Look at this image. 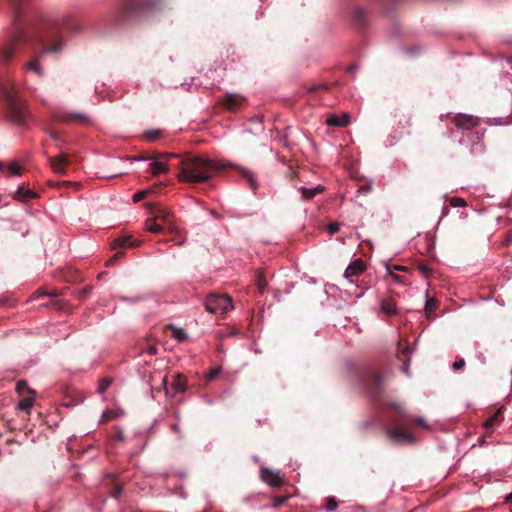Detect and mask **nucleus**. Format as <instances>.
I'll use <instances>...</instances> for the list:
<instances>
[{
	"instance_id": "f257e3e1",
	"label": "nucleus",
	"mask_w": 512,
	"mask_h": 512,
	"mask_svg": "<svg viewBox=\"0 0 512 512\" xmlns=\"http://www.w3.org/2000/svg\"><path fill=\"white\" fill-rule=\"evenodd\" d=\"M7 1L12 13L13 31L10 44L1 51V61L8 64L14 57L17 46L28 44L33 49L39 47L38 54L23 65V70L42 77L44 70L40 64L41 59L50 53L59 54L64 47L60 23L43 14H34L27 23H24L23 14L30 0Z\"/></svg>"
},
{
	"instance_id": "f03ea898",
	"label": "nucleus",
	"mask_w": 512,
	"mask_h": 512,
	"mask_svg": "<svg viewBox=\"0 0 512 512\" xmlns=\"http://www.w3.org/2000/svg\"><path fill=\"white\" fill-rule=\"evenodd\" d=\"M175 166L179 169V181L196 184L209 181L216 172L229 167L230 164L190 154H178V163Z\"/></svg>"
},
{
	"instance_id": "7ed1b4c3",
	"label": "nucleus",
	"mask_w": 512,
	"mask_h": 512,
	"mask_svg": "<svg viewBox=\"0 0 512 512\" xmlns=\"http://www.w3.org/2000/svg\"><path fill=\"white\" fill-rule=\"evenodd\" d=\"M395 415L390 418L392 426L387 429L388 437L395 443H414V436L408 431L412 416L408 415L398 404H392Z\"/></svg>"
},
{
	"instance_id": "20e7f679",
	"label": "nucleus",
	"mask_w": 512,
	"mask_h": 512,
	"mask_svg": "<svg viewBox=\"0 0 512 512\" xmlns=\"http://www.w3.org/2000/svg\"><path fill=\"white\" fill-rule=\"evenodd\" d=\"M1 91L5 101L7 117L18 125H24L28 117V110L14 85L3 84Z\"/></svg>"
},
{
	"instance_id": "39448f33",
	"label": "nucleus",
	"mask_w": 512,
	"mask_h": 512,
	"mask_svg": "<svg viewBox=\"0 0 512 512\" xmlns=\"http://www.w3.org/2000/svg\"><path fill=\"white\" fill-rule=\"evenodd\" d=\"M158 2L159 0H123L114 16V21L119 24L130 21L154 8Z\"/></svg>"
},
{
	"instance_id": "423d86ee",
	"label": "nucleus",
	"mask_w": 512,
	"mask_h": 512,
	"mask_svg": "<svg viewBox=\"0 0 512 512\" xmlns=\"http://www.w3.org/2000/svg\"><path fill=\"white\" fill-rule=\"evenodd\" d=\"M204 305L210 313H226L233 308L232 299L229 296L216 293L209 294Z\"/></svg>"
},
{
	"instance_id": "0eeeda50",
	"label": "nucleus",
	"mask_w": 512,
	"mask_h": 512,
	"mask_svg": "<svg viewBox=\"0 0 512 512\" xmlns=\"http://www.w3.org/2000/svg\"><path fill=\"white\" fill-rule=\"evenodd\" d=\"M178 163V154L176 153H163L156 156L155 160L150 164L151 173L156 176L160 173H167L170 166H174L172 161Z\"/></svg>"
},
{
	"instance_id": "6e6552de",
	"label": "nucleus",
	"mask_w": 512,
	"mask_h": 512,
	"mask_svg": "<svg viewBox=\"0 0 512 512\" xmlns=\"http://www.w3.org/2000/svg\"><path fill=\"white\" fill-rule=\"evenodd\" d=\"M383 375L375 370H370L365 377V385L370 390L372 397H378L383 391Z\"/></svg>"
},
{
	"instance_id": "1a4fd4ad",
	"label": "nucleus",
	"mask_w": 512,
	"mask_h": 512,
	"mask_svg": "<svg viewBox=\"0 0 512 512\" xmlns=\"http://www.w3.org/2000/svg\"><path fill=\"white\" fill-rule=\"evenodd\" d=\"M48 161L53 172L59 175H65L67 172V167L70 165L68 155L65 153L49 157Z\"/></svg>"
},
{
	"instance_id": "9d476101",
	"label": "nucleus",
	"mask_w": 512,
	"mask_h": 512,
	"mask_svg": "<svg viewBox=\"0 0 512 512\" xmlns=\"http://www.w3.org/2000/svg\"><path fill=\"white\" fill-rule=\"evenodd\" d=\"M244 100V97L240 94L226 93L220 103L225 109L229 111H236L243 105Z\"/></svg>"
},
{
	"instance_id": "9b49d317",
	"label": "nucleus",
	"mask_w": 512,
	"mask_h": 512,
	"mask_svg": "<svg viewBox=\"0 0 512 512\" xmlns=\"http://www.w3.org/2000/svg\"><path fill=\"white\" fill-rule=\"evenodd\" d=\"M261 479L269 484L271 487H280L284 484V479L279 472H275L270 468H261Z\"/></svg>"
},
{
	"instance_id": "f8f14e48",
	"label": "nucleus",
	"mask_w": 512,
	"mask_h": 512,
	"mask_svg": "<svg viewBox=\"0 0 512 512\" xmlns=\"http://www.w3.org/2000/svg\"><path fill=\"white\" fill-rule=\"evenodd\" d=\"M453 122L461 129L470 130L478 125L479 120L472 115L458 114L453 118Z\"/></svg>"
},
{
	"instance_id": "ddd939ff",
	"label": "nucleus",
	"mask_w": 512,
	"mask_h": 512,
	"mask_svg": "<svg viewBox=\"0 0 512 512\" xmlns=\"http://www.w3.org/2000/svg\"><path fill=\"white\" fill-rule=\"evenodd\" d=\"M56 121L61 123H79L84 124L89 122V118L87 115L82 113H61L56 116Z\"/></svg>"
},
{
	"instance_id": "4468645a",
	"label": "nucleus",
	"mask_w": 512,
	"mask_h": 512,
	"mask_svg": "<svg viewBox=\"0 0 512 512\" xmlns=\"http://www.w3.org/2000/svg\"><path fill=\"white\" fill-rule=\"evenodd\" d=\"M503 408L497 409L490 417L483 423V427L487 433H492L496 426L503 421Z\"/></svg>"
},
{
	"instance_id": "2eb2a0df",
	"label": "nucleus",
	"mask_w": 512,
	"mask_h": 512,
	"mask_svg": "<svg viewBox=\"0 0 512 512\" xmlns=\"http://www.w3.org/2000/svg\"><path fill=\"white\" fill-rule=\"evenodd\" d=\"M140 242L136 239H133L132 236H122L114 239L111 243L112 249L125 248V247H138Z\"/></svg>"
},
{
	"instance_id": "dca6fc26",
	"label": "nucleus",
	"mask_w": 512,
	"mask_h": 512,
	"mask_svg": "<svg viewBox=\"0 0 512 512\" xmlns=\"http://www.w3.org/2000/svg\"><path fill=\"white\" fill-rule=\"evenodd\" d=\"M365 270V264L361 259H356L351 262L350 265L346 268L344 276L347 279L352 278L353 276H357L361 274Z\"/></svg>"
},
{
	"instance_id": "f3484780",
	"label": "nucleus",
	"mask_w": 512,
	"mask_h": 512,
	"mask_svg": "<svg viewBox=\"0 0 512 512\" xmlns=\"http://www.w3.org/2000/svg\"><path fill=\"white\" fill-rule=\"evenodd\" d=\"M398 346L400 349L399 354H398V359L403 362V372L408 374V364H409L412 349L408 344H406L403 348H401V346H402L401 342L398 343Z\"/></svg>"
},
{
	"instance_id": "a211bd4d",
	"label": "nucleus",
	"mask_w": 512,
	"mask_h": 512,
	"mask_svg": "<svg viewBox=\"0 0 512 512\" xmlns=\"http://www.w3.org/2000/svg\"><path fill=\"white\" fill-rule=\"evenodd\" d=\"M298 191L302 194L303 200H312L314 197L318 194H321L325 191V187L323 185H318L315 188H306V187H300L298 188Z\"/></svg>"
},
{
	"instance_id": "6ab92c4d",
	"label": "nucleus",
	"mask_w": 512,
	"mask_h": 512,
	"mask_svg": "<svg viewBox=\"0 0 512 512\" xmlns=\"http://www.w3.org/2000/svg\"><path fill=\"white\" fill-rule=\"evenodd\" d=\"M38 195L36 192L19 187L13 194V199L21 202H27L29 199L36 198Z\"/></svg>"
},
{
	"instance_id": "aec40b11",
	"label": "nucleus",
	"mask_w": 512,
	"mask_h": 512,
	"mask_svg": "<svg viewBox=\"0 0 512 512\" xmlns=\"http://www.w3.org/2000/svg\"><path fill=\"white\" fill-rule=\"evenodd\" d=\"M171 386L175 393H183L187 388V380L182 374H175Z\"/></svg>"
},
{
	"instance_id": "412c9836",
	"label": "nucleus",
	"mask_w": 512,
	"mask_h": 512,
	"mask_svg": "<svg viewBox=\"0 0 512 512\" xmlns=\"http://www.w3.org/2000/svg\"><path fill=\"white\" fill-rule=\"evenodd\" d=\"M350 122V117L344 114L342 117L330 116L326 120V124L329 126L346 127Z\"/></svg>"
},
{
	"instance_id": "4be33fe9",
	"label": "nucleus",
	"mask_w": 512,
	"mask_h": 512,
	"mask_svg": "<svg viewBox=\"0 0 512 512\" xmlns=\"http://www.w3.org/2000/svg\"><path fill=\"white\" fill-rule=\"evenodd\" d=\"M166 331H171V337L176 339L179 342L185 341L188 338V335L184 329L177 328L172 324H168L165 326Z\"/></svg>"
},
{
	"instance_id": "5701e85b",
	"label": "nucleus",
	"mask_w": 512,
	"mask_h": 512,
	"mask_svg": "<svg viewBox=\"0 0 512 512\" xmlns=\"http://www.w3.org/2000/svg\"><path fill=\"white\" fill-rule=\"evenodd\" d=\"M381 310L388 316L396 314V303L392 298H385L381 301Z\"/></svg>"
},
{
	"instance_id": "b1692460",
	"label": "nucleus",
	"mask_w": 512,
	"mask_h": 512,
	"mask_svg": "<svg viewBox=\"0 0 512 512\" xmlns=\"http://www.w3.org/2000/svg\"><path fill=\"white\" fill-rule=\"evenodd\" d=\"M235 169H237L240 172V174L242 175V177L247 180L249 186L253 190H256L258 188V183H257L252 172H250L249 170L244 169V168L235 167Z\"/></svg>"
},
{
	"instance_id": "393cba45",
	"label": "nucleus",
	"mask_w": 512,
	"mask_h": 512,
	"mask_svg": "<svg viewBox=\"0 0 512 512\" xmlns=\"http://www.w3.org/2000/svg\"><path fill=\"white\" fill-rule=\"evenodd\" d=\"M438 308V301L434 298H428L425 303V312L428 319L433 318V313Z\"/></svg>"
},
{
	"instance_id": "a878e982",
	"label": "nucleus",
	"mask_w": 512,
	"mask_h": 512,
	"mask_svg": "<svg viewBox=\"0 0 512 512\" xmlns=\"http://www.w3.org/2000/svg\"><path fill=\"white\" fill-rule=\"evenodd\" d=\"M15 389H16V392L21 395L24 393H27L29 395L35 394V391L28 386V383L25 380L18 381Z\"/></svg>"
},
{
	"instance_id": "bb28decb",
	"label": "nucleus",
	"mask_w": 512,
	"mask_h": 512,
	"mask_svg": "<svg viewBox=\"0 0 512 512\" xmlns=\"http://www.w3.org/2000/svg\"><path fill=\"white\" fill-rule=\"evenodd\" d=\"M267 284H268V282H267L266 278L264 277L263 271H258V273L256 275V285L261 294L264 293V291L267 287Z\"/></svg>"
},
{
	"instance_id": "cd10ccee",
	"label": "nucleus",
	"mask_w": 512,
	"mask_h": 512,
	"mask_svg": "<svg viewBox=\"0 0 512 512\" xmlns=\"http://www.w3.org/2000/svg\"><path fill=\"white\" fill-rule=\"evenodd\" d=\"M33 403H34V399H33V395H31L30 397L23 398L19 402L18 408L20 410L29 411L31 409V407L33 406Z\"/></svg>"
},
{
	"instance_id": "c85d7f7f",
	"label": "nucleus",
	"mask_w": 512,
	"mask_h": 512,
	"mask_svg": "<svg viewBox=\"0 0 512 512\" xmlns=\"http://www.w3.org/2000/svg\"><path fill=\"white\" fill-rule=\"evenodd\" d=\"M146 228L148 231L152 233H161L163 231V227L160 224L156 223L154 219L147 220Z\"/></svg>"
},
{
	"instance_id": "c756f323",
	"label": "nucleus",
	"mask_w": 512,
	"mask_h": 512,
	"mask_svg": "<svg viewBox=\"0 0 512 512\" xmlns=\"http://www.w3.org/2000/svg\"><path fill=\"white\" fill-rule=\"evenodd\" d=\"M113 379L111 377H104L100 380L98 386V393L103 394L112 384Z\"/></svg>"
},
{
	"instance_id": "7c9ffc66",
	"label": "nucleus",
	"mask_w": 512,
	"mask_h": 512,
	"mask_svg": "<svg viewBox=\"0 0 512 512\" xmlns=\"http://www.w3.org/2000/svg\"><path fill=\"white\" fill-rule=\"evenodd\" d=\"M155 219H161L166 223H169L170 221V212L166 210L165 208H159L155 212Z\"/></svg>"
},
{
	"instance_id": "2f4dec72",
	"label": "nucleus",
	"mask_w": 512,
	"mask_h": 512,
	"mask_svg": "<svg viewBox=\"0 0 512 512\" xmlns=\"http://www.w3.org/2000/svg\"><path fill=\"white\" fill-rule=\"evenodd\" d=\"M162 132L160 130H148L144 133V137L148 141H155L159 138H161Z\"/></svg>"
},
{
	"instance_id": "473e14b6",
	"label": "nucleus",
	"mask_w": 512,
	"mask_h": 512,
	"mask_svg": "<svg viewBox=\"0 0 512 512\" xmlns=\"http://www.w3.org/2000/svg\"><path fill=\"white\" fill-rule=\"evenodd\" d=\"M338 507V502L334 497H327L325 500V508L327 511H335Z\"/></svg>"
},
{
	"instance_id": "72a5a7b5",
	"label": "nucleus",
	"mask_w": 512,
	"mask_h": 512,
	"mask_svg": "<svg viewBox=\"0 0 512 512\" xmlns=\"http://www.w3.org/2000/svg\"><path fill=\"white\" fill-rule=\"evenodd\" d=\"M7 170H8V172H9V175L17 176V175H20V174H21L22 167H21L18 163H11V164L7 167Z\"/></svg>"
},
{
	"instance_id": "f704fd0d",
	"label": "nucleus",
	"mask_w": 512,
	"mask_h": 512,
	"mask_svg": "<svg viewBox=\"0 0 512 512\" xmlns=\"http://www.w3.org/2000/svg\"><path fill=\"white\" fill-rule=\"evenodd\" d=\"M290 496L289 495H286V496H276L273 498V504H272V507L275 508V509H278L280 508L283 503H285L287 501V499L289 498Z\"/></svg>"
},
{
	"instance_id": "c9c22d12",
	"label": "nucleus",
	"mask_w": 512,
	"mask_h": 512,
	"mask_svg": "<svg viewBox=\"0 0 512 512\" xmlns=\"http://www.w3.org/2000/svg\"><path fill=\"white\" fill-rule=\"evenodd\" d=\"M449 203L452 207H466L467 206V202L465 201V199L460 198V197L451 198L449 200Z\"/></svg>"
},
{
	"instance_id": "e433bc0d",
	"label": "nucleus",
	"mask_w": 512,
	"mask_h": 512,
	"mask_svg": "<svg viewBox=\"0 0 512 512\" xmlns=\"http://www.w3.org/2000/svg\"><path fill=\"white\" fill-rule=\"evenodd\" d=\"M414 423L419 425V426H421V427H424V428L428 427V425L426 423V420L424 418H422V417H417V418L412 417V421L410 422V425L414 424Z\"/></svg>"
},
{
	"instance_id": "4c0bfd02",
	"label": "nucleus",
	"mask_w": 512,
	"mask_h": 512,
	"mask_svg": "<svg viewBox=\"0 0 512 512\" xmlns=\"http://www.w3.org/2000/svg\"><path fill=\"white\" fill-rule=\"evenodd\" d=\"M147 194H148L147 190H143V191L137 192L133 196V201L134 202H139V201L145 199Z\"/></svg>"
},
{
	"instance_id": "58836bf2",
	"label": "nucleus",
	"mask_w": 512,
	"mask_h": 512,
	"mask_svg": "<svg viewBox=\"0 0 512 512\" xmlns=\"http://www.w3.org/2000/svg\"><path fill=\"white\" fill-rule=\"evenodd\" d=\"M417 269L424 275L425 277H428L431 274V269L425 265V264H419L417 266Z\"/></svg>"
},
{
	"instance_id": "ea45409f",
	"label": "nucleus",
	"mask_w": 512,
	"mask_h": 512,
	"mask_svg": "<svg viewBox=\"0 0 512 512\" xmlns=\"http://www.w3.org/2000/svg\"><path fill=\"white\" fill-rule=\"evenodd\" d=\"M389 273H390V276L394 279V281L401 283V284H407V280L404 277H402L398 274H395L392 270H390Z\"/></svg>"
},
{
	"instance_id": "a19ab883",
	"label": "nucleus",
	"mask_w": 512,
	"mask_h": 512,
	"mask_svg": "<svg viewBox=\"0 0 512 512\" xmlns=\"http://www.w3.org/2000/svg\"><path fill=\"white\" fill-rule=\"evenodd\" d=\"M327 230H328L329 234H335L339 231V224L336 222L330 223L327 226Z\"/></svg>"
},
{
	"instance_id": "79ce46f5",
	"label": "nucleus",
	"mask_w": 512,
	"mask_h": 512,
	"mask_svg": "<svg viewBox=\"0 0 512 512\" xmlns=\"http://www.w3.org/2000/svg\"><path fill=\"white\" fill-rule=\"evenodd\" d=\"M123 254H124L123 252H118V253L114 254L113 257H111L110 259H108L106 261V266H111L117 259L122 257Z\"/></svg>"
},
{
	"instance_id": "37998d69",
	"label": "nucleus",
	"mask_w": 512,
	"mask_h": 512,
	"mask_svg": "<svg viewBox=\"0 0 512 512\" xmlns=\"http://www.w3.org/2000/svg\"><path fill=\"white\" fill-rule=\"evenodd\" d=\"M90 290H91L90 287H86V288L81 289L78 292V298L79 299H85L87 297V295L89 294Z\"/></svg>"
},
{
	"instance_id": "c03bdc74",
	"label": "nucleus",
	"mask_w": 512,
	"mask_h": 512,
	"mask_svg": "<svg viewBox=\"0 0 512 512\" xmlns=\"http://www.w3.org/2000/svg\"><path fill=\"white\" fill-rule=\"evenodd\" d=\"M465 366L464 359H459L453 363V369L459 370Z\"/></svg>"
},
{
	"instance_id": "a18cd8bd",
	"label": "nucleus",
	"mask_w": 512,
	"mask_h": 512,
	"mask_svg": "<svg viewBox=\"0 0 512 512\" xmlns=\"http://www.w3.org/2000/svg\"><path fill=\"white\" fill-rule=\"evenodd\" d=\"M372 189V186L370 184H366V185H362L359 189H358V192L359 193H363V194H366L368 192H370Z\"/></svg>"
},
{
	"instance_id": "49530a36",
	"label": "nucleus",
	"mask_w": 512,
	"mask_h": 512,
	"mask_svg": "<svg viewBox=\"0 0 512 512\" xmlns=\"http://www.w3.org/2000/svg\"><path fill=\"white\" fill-rule=\"evenodd\" d=\"M114 414L113 412L106 411L102 415V422H107L113 418Z\"/></svg>"
},
{
	"instance_id": "de8ad7c7",
	"label": "nucleus",
	"mask_w": 512,
	"mask_h": 512,
	"mask_svg": "<svg viewBox=\"0 0 512 512\" xmlns=\"http://www.w3.org/2000/svg\"><path fill=\"white\" fill-rule=\"evenodd\" d=\"M219 373H220V369H213L209 372L207 377L209 380H213L219 375Z\"/></svg>"
},
{
	"instance_id": "09e8293b",
	"label": "nucleus",
	"mask_w": 512,
	"mask_h": 512,
	"mask_svg": "<svg viewBox=\"0 0 512 512\" xmlns=\"http://www.w3.org/2000/svg\"><path fill=\"white\" fill-rule=\"evenodd\" d=\"M326 88H327V86H326V85H314V86H311V87L309 88V92H311V93H312V92H316V91H318V90H320V89H326Z\"/></svg>"
},
{
	"instance_id": "8fccbe9b",
	"label": "nucleus",
	"mask_w": 512,
	"mask_h": 512,
	"mask_svg": "<svg viewBox=\"0 0 512 512\" xmlns=\"http://www.w3.org/2000/svg\"><path fill=\"white\" fill-rule=\"evenodd\" d=\"M122 492V488L120 486H117L113 489L112 496L115 498H118Z\"/></svg>"
},
{
	"instance_id": "3c124183",
	"label": "nucleus",
	"mask_w": 512,
	"mask_h": 512,
	"mask_svg": "<svg viewBox=\"0 0 512 512\" xmlns=\"http://www.w3.org/2000/svg\"><path fill=\"white\" fill-rule=\"evenodd\" d=\"M146 352L150 355H154L157 353V348L153 345H150L147 349H146Z\"/></svg>"
},
{
	"instance_id": "603ef678",
	"label": "nucleus",
	"mask_w": 512,
	"mask_h": 512,
	"mask_svg": "<svg viewBox=\"0 0 512 512\" xmlns=\"http://www.w3.org/2000/svg\"><path fill=\"white\" fill-rule=\"evenodd\" d=\"M49 135H50V137H51L54 141H56V142H58V141H59V136H58V135H57V133H55L54 131H49Z\"/></svg>"
},
{
	"instance_id": "864d4df0",
	"label": "nucleus",
	"mask_w": 512,
	"mask_h": 512,
	"mask_svg": "<svg viewBox=\"0 0 512 512\" xmlns=\"http://www.w3.org/2000/svg\"><path fill=\"white\" fill-rule=\"evenodd\" d=\"M290 178H291V180H293L294 178H298V179H300L299 173H298V172H296V171H292V170H291V171H290Z\"/></svg>"
},
{
	"instance_id": "5fc2aeb1",
	"label": "nucleus",
	"mask_w": 512,
	"mask_h": 512,
	"mask_svg": "<svg viewBox=\"0 0 512 512\" xmlns=\"http://www.w3.org/2000/svg\"><path fill=\"white\" fill-rule=\"evenodd\" d=\"M394 270H397V271H406L407 268L404 267V266H400V265H396L393 267Z\"/></svg>"
},
{
	"instance_id": "6e6d98bb",
	"label": "nucleus",
	"mask_w": 512,
	"mask_h": 512,
	"mask_svg": "<svg viewBox=\"0 0 512 512\" xmlns=\"http://www.w3.org/2000/svg\"><path fill=\"white\" fill-rule=\"evenodd\" d=\"M505 502H512V492L505 496Z\"/></svg>"
},
{
	"instance_id": "4d7b16f0",
	"label": "nucleus",
	"mask_w": 512,
	"mask_h": 512,
	"mask_svg": "<svg viewBox=\"0 0 512 512\" xmlns=\"http://www.w3.org/2000/svg\"><path fill=\"white\" fill-rule=\"evenodd\" d=\"M511 242H512V237H511V236H509V237H507V238H506V240H505L504 244H505L506 246H508V245H510V243H511Z\"/></svg>"
},
{
	"instance_id": "13d9d810",
	"label": "nucleus",
	"mask_w": 512,
	"mask_h": 512,
	"mask_svg": "<svg viewBox=\"0 0 512 512\" xmlns=\"http://www.w3.org/2000/svg\"><path fill=\"white\" fill-rule=\"evenodd\" d=\"M211 214H212L216 219H219V218H220V215H219L215 210H211Z\"/></svg>"
},
{
	"instance_id": "bf43d9fd",
	"label": "nucleus",
	"mask_w": 512,
	"mask_h": 512,
	"mask_svg": "<svg viewBox=\"0 0 512 512\" xmlns=\"http://www.w3.org/2000/svg\"><path fill=\"white\" fill-rule=\"evenodd\" d=\"M172 429L175 431V432H178L179 431V425L178 424H174L172 426Z\"/></svg>"
},
{
	"instance_id": "052dcab7",
	"label": "nucleus",
	"mask_w": 512,
	"mask_h": 512,
	"mask_svg": "<svg viewBox=\"0 0 512 512\" xmlns=\"http://www.w3.org/2000/svg\"><path fill=\"white\" fill-rule=\"evenodd\" d=\"M6 304H7V300L0 298V305H6Z\"/></svg>"
},
{
	"instance_id": "680f3d73",
	"label": "nucleus",
	"mask_w": 512,
	"mask_h": 512,
	"mask_svg": "<svg viewBox=\"0 0 512 512\" xmlns=\"http://www.w3.org/2000/svg\"><path fill=\"white\" fill-rule=\"evenodd\" d=\"M448 211H449L448 207H445V208L443 209V216L447 215V214H448Z\"/></svg>"
},
{
	"instance_id": "e2e57ef3",
	"label": "nucleus",
	"mask_w": 512,
	"mask_h": 512,
	"mask_svg": "<svg viewBox=\"0 0 512 512\" xmlns=\"http://www.w3.org/2000/svg\"><path fill=\"white\" fill-rule=\"evenodd\" d=\"M163 385H164V387H166V385H167V378L166 377L163 378ZM165 389L167 390V388H165Z\"/></svg>"
},
{
	"instance_id": "0e129e2a",
	"label": "nucleus",
	"mask_w": 512,
	"mask_h": 512,
	"mask_svg": "<svg viewBox=\"0 0 512 512\" xmlns=\"http://www.w3.org/2000/svg\"><path fill=\"white\" fill-rule=\"evenodd\" d=\"M104 274H106V273H105V272H102V273H100V274H99V276H98V277H104Z\"/></svg>"
},
{
	"instance_id": "69168bd1",
	"label": "nucleus",
	"mask_w": 512,
	"mask_h": 512,
	"mask_svg": "<svg viewBox=\"0 0 512 512\" xmlns=\"http://www.w3.org/2000/svg\"><path fill=\"white\" fill-rule=\"evenodd\" d=\"M2 168H3V165L0 163V169H2Z\"/></svg>"
}]
</instances>
